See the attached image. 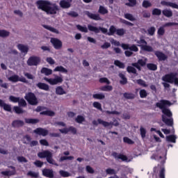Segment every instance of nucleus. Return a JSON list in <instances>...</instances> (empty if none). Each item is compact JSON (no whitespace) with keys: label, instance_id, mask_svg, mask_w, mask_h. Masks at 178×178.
<instances>
[{"label":"nucleus","instance_id":"obj_40","mask_svg":"<svg viewBox=\"0 0 178 178\" xmlns=\"http://www.w3.org/2000/svg\"><path fill=\"white\" fill-rule=\"evenodd\" d=\"M76 29L79 31H81V33H88V29H87V26H83L80 24L76 25Z\"/></svg>","mask_w":178,"mask_h":178},{"label":"nucleus","instance_id":"obj_39","mask_svg":"<svg viewBox=\"0 0 178 178\" xmlns=\"http://www.w3.org/2000/svg\"><path fill=\"white\" fill-rule=\"evenodd\" d=\"M13 110L15 113H17V115L24 113V110H23L20 106H15L13 107Z\"/></svg>","mask_w":178,"mask_h":178},{"label":"nucleus","instance_id":"obj_6","mask_svg":"<svg viewBox=\"0 0 178 178\" xmlns=\"http://www.w3.org/2000/svg\"><path fill=\"white\" fill-rule=\"evenodd\" d=\"M26 63L28 66H38L41 63V58L37 56H32L28 59Z\"/></svg>","mask_w":178,"mask_h":178},{"label":"nucleus","instance_id":"obj_61","mask_svg":"<svg viewBox=\"0 0 178 178\" xmlns=\"http://www.w3.org/2000/svg\"><path fill=\"white\" fill-rule=\"evenodd\" d=\"M117 29L115 26H111L109 29V32L108 33V35H113L116 33Z\"/></svg>","mask_w":178,"mask_h":178},{"label":"nucleus","instance_id":"obj_28","mask_svg":"<svg viewBox=\"0 0 178 178\" xmlns=\"http://www.w3.org/2000/svg\"><path fill=\"white\" fill-rule=\"evenodd\" d=\"M17 48L23 54H27V52H29V47L27 46H24V44H19L17 45Z\"/></svg>","mask_w":178,"mask_h":178},{"label":"nucleus","instance_id":"obj_59","mask_svg":"<svg viewBox=\"0 0 178 178\" xmlns=\"http://www.w3.org/2000/svg\"><path fill=\"white\" fill-rule=\"evenodd\" d=\"M140 136L142 138H145V136L147 134V130H145V128L140 127Z\"/></svg>","mask_w":178,"mask_h":178},{"label":"nucleus","instance_id":"obj_20","mask_svg":"<svg viewBox=\"0 0 178 178\" xmlns=\"http://www.w3.org/2000/svg\"><path fill=\"white\" fill-rule=\"evenodd\" d=\"M0 106L1 108H3L4 111H6V112H12V106L5 103V102H3V100L1 99H0Z\"/></svg>","mask_w":178,"mask_h":178},{"label":"nucleus","instance_id":"obj_47","mask_svg":"<svg viewBox=\"0 0 178 178\" xmlns=\"http://www.w3.org/2000/svg\"><path fill=\"white\" fill-rule=\"evenodd\" d=\"M75 122L76 123L81 124L83 122H86V118L83 115H77L76 118L75 119Z\"/></svg>","mask_w":178,"mask_h":178},{"label":"nucleus","instance_id":"obj_2","mask_svg":"<svg viewBox=\"0 0 178 178\" xmlns=\"http://www.w3.org/2000/svg\"><path fill=\"white\" fill-rule=\"evenodd\" d=\"M162 122L165 123L166 126L169 127H173V113L170 111V109L164 108L163 110V115H161Z\"/></svg>","mask_w":178,"mask_h":178},{"label":"nucleus","instance_id":"obj_17","mask_svg":"<svg viewBox=\"0 0 178 178\" xmlns=\"http://www.w3.org/2000/svg\"><path fill=\"white\" fill-rule=\"evenodd\" d=\"M33 131L35 133V134H38V136H42L43 137L48 136V130L44 128H37Z\"/></svg>","mask_w":178,"mask_h":178},{"label":"nucleus","instance_id":"obj_62","mask_svg":"<svg viewBox=\"0 0 178 178\" xmlns=\"http://www.w3.org/2000/svg\"><path fill=\"white\" fill-rule=\"evenodd\" d=\"M18 104L19 106H27V102H26V100L22 98L19 99Z\"/></svg>","mask_w":178,"mask_h":178},{"label":"nucleus","instance_id":"obj_7","mask_svg":"<svg viewBox=\"0 0 178 178\" xmlns=\"http://www.w3.org/2000/svg\"><path fill=\"white\" fill-rule=\"evenodd\" d=\"M44 80L47 81V83L51 84V86H56V84H59V83H62L63 81V79L59 76H56L54 79L44 77Z\"/></svg>","mask_w":178,"mask_h":178},{"label":"nucleus","instance_id":"obj_31","mask_svg":"<svg viewBox=\"0 0 178 178\" xmlns=\"http://www.w3.org/2000/svg\"><path fill=\"white\" fill-rule=\"evenodd\" d=\"M163 16L165 17H172L173 16V12L171 10L165 9L162 10Z\"/></svg>","mask_w":178,"mask_h":178},{"label":"nucleus","instance_id":"obj_35","mask_svg":"<svg viewBox=\"0 0 178 178\" xmlns=\"http://www.w3.org/2000/svg\"><path fill=\"white\" fill-rule=\"evenodd\" d=\"M10 34V32L6 30H0V37H1V38H6V37H9Z\"/></svg>","mask_w":178,"mask_h":178},{"label":"nucleus","instance_id":"obj_36","mask_svg":"<svg viewBox=\"0 0 178 178\" xmlns=\"http://www.w3.org/2000/svg\"><path fill=\"white\" fill-rule=\"evenodd\" d=\"M127 71L128 73H132L133 74H136V76L138 74L137 73V70L134 67V66H128L127 67Z\"/></svg>","mask_w":178,"mask_h":178},{"label":"nucleus","instance_id":"obj_53","mask_svg":"<svg viewBox=\"0 0 178 178\" xmlns=\"http://www.w3.org/2000/svg\"><path fill=\"white\" fill-rule=\"evenodd\" d=\"M59 173L60 176H62V177H70V176H72V175L69 173V172L65 170H60Z\"/></svg>","mask_w":178,"mask_h":178},{"label":"nucleus","instance_id":"obj_23","mask_svg":"<svg viewBox=\"0 0 178 178\" xmlns=\"http://www.w3.org/2000/svg\"><path fill=\"white\" fill-rule=\"evenodd\" d=\"M24 126V122L20 120H15L12 122L13 127H23Z\"/></svg>","mask_w":178,"mask_h":178},{"label":"nucleus","instance_id":"obj_27","mask_svg":"<svg viewBox=\"0 0 178 178\" xmlns=\"http://www.w3.org/2000/svg\"><path fill=\"white\" fill-rule=\"evenodd\" d=\"M11 169H14L13 171H2L1 175L3 176H15L16 175V170H15V167L11 166Z\"/></svg>","mask_w":178,"mask_h":178},{"label":"nucleus","instance_id":"obj_49","mask_svg":"<svg viewBox=\"0 0 178 178\" xmlns=\"http://www.w3.org/2000/svg\"><path fill=\"white\" fill-rule=\"evenodd\" d=\"M92 105L94 108H96V109H98V111L102 112V105L101 104V103L98 102H93Z\"/></svg>","mask_w":178,"mask_h":178},{"label":"nucleus","instance_id":"obj_30","mask_svg":"<svg viewBox=\"0 0 178 178\" xmlns=\"http://www.w3.org/2000/svg\"><path fill=\"white\" fill-rule=\"evenodd\" d=\"M44 29H46V30H49V31H51V33H55V34H59V31L51 26L49 25H43Z\"/></svg>","mask_w":178,"mask_h":178},{"label":"nucleus","instance_id":"obj_54","mask_svg":"<svg viewBox=\"0 0 178 178\" xmlns=\"http://www.w3.org/2000/svg\"><path fill=\"white\" fill-rule=\"evenodd\" d=\"M129 3H127V6L133 8L137 5V0H128Z\"/></svg>","mask_w":178,"mask_h":178},{"label":"nucleus","instance_id":"obj_11","mask_svg":"<svg viewBox=\"0 0 178 178\" xmlns=\"http://www.w3.org/2000/svg\"><path fill=\"white\" fill-rule=\"evenodd\" d=\"M97 122L99 124H102L104 127H110V129H112L113 126H119V122L113 123V122H108L106 121H104L102 119L99 118L97 119Z\"/></svg>","mask_w":178,"mask_h":178},{"label":"nucleus","instance_id":"obj_64","mask_svg":"<svg viewBox=\"0 0 178 178\" xmlns=\"http://www.w3.org/2000/svg\"><path fill=\"white\" fill-rule=\"evenodd\" d=\"M106 175H116V171L115 170V169L107 168L106 170Z\"/></svg>","mask_w":178,"mask_h":178},{"label":"nucleus","instance_id":"obj_57","mask_svg":"<svg viewBox=\"0 0 178 178\" xmlns=\"http://www.w3.org/2000/svg\"><path fill=\"white\" fill-rule=\"evenodd\" d=\"M27 175L31 176V177L38 178V176H40V174L38 172L29 171L28 172Z\"/></svg>","mask_w":178,"mask_h":178},{"label":"nucleus","instance_id":"obj_4","mask_svg":"<svg viewBox=\"0 0 178 178\" xmlns=\"http://www.w3.org/2000/svg\"><path fill=\"white\" fill-rule=\"evenodd\" d=\"M136 44H138V47H140L141 49L145 52H154V48L147 45L148 42H147L145 39L143 38H140L139 40H137Z\"/></svg>","mask_w":178,"mask_h":178},{"label":"nucleus","instance_id":"obj_14","mask_svg":"<svg viewBox=\"0 0 178 178\" xmlns=\"http://www.w3.org/2000/svg\"><path fill=\"white\" fill-rule=\"evenodd\" d=\"M9 81L13 83H17V81H21V83H27V79L24 77H19V75H13L8 78Z\"/></svg>","mask_w":178,"mask_h":178},{"label":"nucleus","instance_id":"obj_50","mask_svg":"<svg viewBox=\"0 0 178 178\" xmlns=\"http://www.w3.org/2000/svg\"><path fill=\"white\" fill-rule=\"evenodd\" d=\"M147 69H149V70H153V71H155L158 69V66H156V65L154 63H148L147 65Z\"/></svg>","mask_w":178,"mask_h":178},{"label":"nucleus","instance_id":"obj_26","mask_svg":"<svg viewBox=\"0 0 178 178\" xmlns=\"http://www.w3.org/2000/svg\"><path fill=\"white\" fill-rule=\"evenodd\" d=\"M42 74H45V76H51L52 74V70L47 67H42L40 70Z\"/></svg>","mask_w":178,"mask_h":178},{"label":"nucleus","instance_id":"obj_32","mask_svg":"<svg viewBox=\"0 0 178 178\" xmlns=\"http://www.w3.org/2000/svg\"><path fill=\"white\" fill-rule=\"evenodd\" d=\"M50 154H51V152H49V151L40 152L38 154V156L39 158H46L47 159V156H49Z\"/></svg>","mask_w":178,"mask_h":178},{"label":"nucleus","instance_id":"obj_15","mask_svg":"<svg viewBox=\"0 0 178 178\" xmlns=\"http://www.w3.org/2000/svg\"><path fill=\"white\" fill-rule=\"evenodd\" d=\"M42 176H44V177H47V178L54 177V170L49 169V168H44L42 170Z\"/></svg>","mask_w":178,"mask_h":178},{"label":"nucleus","instance_id":"obj_38","mask_svg":"<svg viewBox=\"0 0 178 178\" xmlns=\"http://www.w3.org/2000/svg\"><path fill=\"white\" fill-rule=\"evenodd\" d=\"M92 98H94V99H105V95L102 93L94 94L92 95Z\"/></svg>","mask_w":178,"mask_h":178},{"label":"nucleus","instance_id":"obj_41","mask_svg":"<svg viewBox=\"0 0 178 178\" xmlns=\"http://www.w3.org/2000/svg\"><path fill=\"white\" fill-rule=\"evenodd\" d=\"M114 65L118 67H119L120 69H124L125 67L124 63L120 62V60H115L114 61Z\"/></svg>","mask_w":178,"mask_h":178},{"label":"nucleus","instance_id":"obj_58","mask_svg":"<svg viewBox=\"0 0 178 178\" xmlns=\"http://www.w3.org/2000/svg\"><path fill=\"white\" fill-rule=\"evenodd\" d=\"M136 83L139 85L141 86L142 87H148V85L145 83V81L143 79H138L136 81Z\"/></svg>","mask_w":178,"mask_h":178},{"label":"nucleus","instance_id":"obj_52","mask_svg":"<svg viewBox=\"0 0 178 178\" xmlns=\"http://www.w3.org/2000/svg\"><path fill=\"white\" fill-rule=\"evenodd\" d=\"M98 12L100 15H106V13H108V10L105 8V7L100 6Z\"/></svg>","mask_w":178,"mask_h":178},{"label":"nucleus","instance_id":"obj_12","mask_svg":"<svg viewBox=\"0 0 178 178\" xmlns=\"http://www.w3.org/2000/svg\"><path fill=\"white\" fill-rule=\"evenodd\" d=\"M147 65V60L139 59L137 63H134L131 64V66L138 69L139 72H141V67H144Z\"/></svg>","mask_w":178,"mask_h":178},{"label":"nucleus","instance_id":"obj_19","mask_svg":"<svg viewBox=\"0 0 178 178\" xmlns=\"http://www.w3.org/2000/svg\"><path fill=\"white\" fill-rule=\"evenodd\" d=\"M112 156H113V158H115V159H122V161H127V156L124 154H118L116 152H114L112 153Z\"/></svg>","mask_w":178,"mask_h":178},{"label":"nucleus","instance_id":"obj_48","mask_svg":"<svg viewBox=\"0 0 178 178\" xmlns=\"http://www.w3.org/2000/svg\"><path fill=\"white\" fill-rule=\"evenodd\" d=\"M155 31H156V29L155 26H151L147 29V33L149 35H154Z\"/></svg>","mask_w":178,"mask_h":178},{"label":"nucleus","instance_id":"obj_13","mask_svg":"<svg viewBox=\"0 0 178 178\" xmlns=\"http://www.w3.org/2000/svg\"><path fill=\"white\" fill-rule=\"evenodd\" d=\"M50 42L55 49H60V48H62L63 44L60 40L56 38H51Z\"/></svg>","mask_w":178,"mask_h":178},{"label":"nucleus","instance_id":"obj_55","mask_svg":"<svg viewBox=\"0 0 178 178\" xmlns=\"http://www.w3.org/2000/svg\"><path fill=\"white\" fill-rule=\"evenodd\" d=\"M123 141L124 143H125L126 144H129V145H133V144H134V141H133L129 137H124Z\"/></svg>","mask_w":178,"mask_h":178},{"label":"nucleus","instance_id":"obj_5","mask_svg":"<svg viewBox=\"0 0 178 178\" xmlns=\"http://www.w3.org/2000/svg\"><path fill=\"white\" fill-rule=\"evenodd\" d=\"M24 99L26 101H27L29 105H38V99L37 98V96H35V94H34L33 92H29L28 93H26Z\"/></svg>","mask_w":178,"mask_h":178},{"label":"nucleus","instance_id":"obj_37","mask_svg":"<svg viewBox=\"0 0 178 178\" xmlns=\"http://www.w3.org/2000/svg\"><path fill=\"white\" fill-rule=\"evenodd\" d=\"M54 72H61V73H67V70L63 66H57L56 69L54 70Z\"/></svg>","mask_w":178,"mask_h":178},{"label":"nucleus","instance_id":"obj_44","mask_svg":"<svg viewBox=\"0 0 178 178\" xmlns=\"http://www.w3.org/2000/svg\"><path fill=\"white\" fill-rule=\"evenodd\" d=\"M113 90V87L112 86L106 85L100 87V90L101 91H112Z\"/></svg>","mask_w":178,"mask_h":178},{"label":"nucleus","instance_id":"obj_16","mask_svg":"<svg viewBox=\"0 0 178 178\" xmlns=\"http://www.w3.org/2000/svg\"><path fill=\"white\" fill-rule=\"evenodd\" d=\"M153 52H154V55L156 56L158 60H160L161 62H162L163 60H166V59H168V56H166V54H165L163 52L161 51L154 50Z\"/></svg>","mask_w":178,"mask_h":178},{"label":"nucleus","instance_id":"obj_33","mask_svg":"<svg viewBox=\"0 0 178 178\" xmlns=\"http://www.w3.org/2000/svg\"><path fill=\"white\" fill-rule=\"evenodd\" d=\"M56 94L57 95H63V94H66V91L63 90V88H62V86H58L56 88Z\"/></svg>","mask_w":178,"mask_h":178},{"label":"nucleus","instance_id":"obj_42","mask_svg":"<svg viewBox=\"0 0 178 178\" xmlns=\"http://www.w3.org/2000/svg\"><path fill=\"white\" fill-rule=\"evenodd\" d=\"M46 159L48 163H50L51 165H58V164L55 163L54 159H52V153H50V155H49V156H47Z\"/></svg>","mask_w":178,"mask_h":178},{"label":"nucleus","instance_id":"obj_9","mask_svg":"<svg viewBox=\"0 0 178 178\" xmlns=\"http://www.w3.org/2000/svg\"><path fill=\"white\" fill-rule=\"evenodd\" d=\"M175 76H177V73L171 72L163 76L162 80L163 81H165V83L173 84V79H175Z\"/></svg>","mask_w":178,"mask_h":178},{"label":"nucleus","instance_id":"obj_21","mask_svg":"<svg viewBox=\"0 0 178 178\" xmlns=\"http://www.w3.org/2000/svg\"><path fill=\"white\" fill-rule=\"evenodd\" d=\"M161 5L163 6H170L171 8H173L174 9H178V5L176 3H172L166 1H161Z\"/></svg>","mask_w":178,"mask_h":178},{"label":"nucleus","instance_id":"obj_43","mask_svg":"<svg viewBox=\"0 0 178 178\" xmlns=\"http://www.w3.org/2000/svg\"><path fill=\"white\" fill-rule=\"evenodd\" d=\"M123 95L126 99H134V98H136V95L133 93L124 92Z\"/></svg>","mask_w":178,"mask_h":178},{"label":"nucleus","instance_id":"obj_63","mask_svg":"<svg viewBox=\"0 0 178 178\" xmlns=\"http://www.w3.org/2000/svg\"><path fill=\"white\" fill-rule=\"evenodd\" d=\"M20 99V97H16L15 96H10L9 97V99L11 102H14L15 104L19 102V99Z\"/></svg>","mask_w":178,"mask_h":178},{"label":"nucleus","instance_id":"obj_25","mask_svg":"<svg viewBox=\"0 0 178 178\" xmlns=\"http://www.w3.org/2000/svg\"><path fill=\"white\" fill-rule=\"evenodd\" d=\"M60 8H63V9H69V8L71 6V4L66 0H61L60 1Z\"/></svg>","mask_w":178,"mask_h":178},{"label":"nucleus","instance_id":"obj_3","mask_svg":"<svg viewBox=\"0 0 178 178\" xmlns=\"http://www.w3.org/2000/svg\"><path fill=\"white\" fill-rule=\"evenodd\" d=\"M166 161L162 160L161 164H158L157 166L153 168V172L156 175L159 173V178H165L166 170L165 169V163Z\"/></svg>","mask_w":178,"mask_h":178},{"label":"nucleus","instance_id":"obj_10","mask_svg":"<svg viewBox=\"0 0 178 178\" xmlns=\"http://www.w3.org/2000/svg\"><path fill=\"white\" fill-rule=\"evenodd\" d=\"M166 105L170 106V105H172V104L168 100L165 99H161L160 102H157L156 104V106L161 109V112H163V109H169L165 107Z\"/></svg>","mask_w":178,"mask_h":178},{"label":"nucleus","instance_id":"obj_34","mask_svg":"<svg viewBox=\"0 0 178 178\" xmlns=\"http://www.w3.org/2000/svg\"><path fill=\"white\" fill-rule=\"evenodd\" d=\"M40 115H44L45 116H55V112L51 111V110H48V111H42L40 113Z\"/></svg>","mask_w":178,"mask_h":178},{"label":"nucleus","instance_id":"obj_18","mask_svg":"<svg viewBox=\"0 0 178 178\" xmlns=\"http://www.w3.org/2000/svg\"><path fill=\"white\" fill-rule=\"evenodd\" d=\"M85 15H86L88 17H89L90 19H92V20H96V21L101 20V17L99 16V14H93L90 11H86L85 13Z\"/></svg>","mask_w":178,"mask_h":178},{"label":"nucleus","instance_id":"obj_8","mask_svg":"<svg viewBox=\"0 0 178 178\" xmlns=\"http://www.w3.org/2000/svg\"><path fill=\"white\" fill-rule=\"evenodd\" d=\"M88 29L89 30V31H93V33H95V34H98V33H99V31H102V33H103V34H106V33H108V29H106V28H104V27H97V26H94L91 24L88 25Z\"/></svg>","mask_w":178,"mask_h":178},{"label":"nucleus","instance_id":"obj_24","mask_svg":"<svg viewBox=\"0 0 178 178\" xmlns=\"http://www.w3.org/2000/svg\"><path fill=\"white\" fill-rule=\"evenodd\" d=\"M25 123L28 124H37V123H40V120L37 118H25Z\"/></svg>","mask_w":178,"mask_h":178},{"label":"nucleus","instance_id":"obj_46","mask_svg":"<svg viewBox=\"0 0 178 178\" xmlns=\"http://www.w3.org/2000/svg\"><path fill=\"white\" fill-rule=\"evenodd\" d=\"M124 17L125 19H127V20H130V22L136 21V18L134 17V16H133V15H131L130 13L124 14Z\"/></svg>","mask_w":178,"mask_h":178},{"label":"nucleus","instance_id":"obj_56","mask_svg":"<svg viewBox=\"0 0 178 178\" xmlns=\"http://www.w3.org/2000/svg\"><path fill=\"white\" fill-rule=\"evenodd\" d=\"M167 141H169L170 143H176V136L175 135H170L166 137Z\"/></svg>","mask_w":178,"mask_h":178},{"label":"nucleus","instance_id":"obj_22","mask_svg":"<svg viewBox=\"0 0 178 178\" xmlns=\"http://www.w3.org/2000/svg\"><path fill=\"white\" fill-rule=\"evenodd\" d=\"M37 88L44 91H49V86L47 83L39 82L36 84Z\"/></svg>","mask_w":178,"mask_h":178},{"label":"nucleus","instance_id":"obj_1","mask_svg":"<svg viewBox=\"0 0 178 178\" xmlns=\"http://www.w3.org/2000/svg\"><path fill=\"white\" fill-rule=\"evenodd\" d=\"M38 9L45 12L47 15H56L59 10V7L56 4L51 6V1L48 0H38L36 1Z\"/></svg>","mask_w":178,"mask_h":178},{"label":"nucleus","instance_id":"obj_51","mask_svg":"<svg viewBox=\"0 0 178 178\" xmlns=\"http://www.w3.org/2000/svg\"><path fill=\"white\" fill-rule=\"evenodd\" d=\"M153 16H161L162 15V10L159 8H154L152 10Z\"/></svg>","mask_w":178,"mask_h":178},{"label":"nucleus","instance_id":"obj_29","mask_svg":"<svg viewBox=\"0 0 178 178\" xmlns=\"http://www.w3.org/2000/svg\"><path fill=\"white\" fill-rule=\"evenodd\" d=\"M118 76L121 79V81H120V84L122 86L127 84V78H126V76L124 74L120 73Z\"/></svg>","mask_w":178,"mask_h":178},{"label":"nucleus","instance_id":"obj_45","mask_svg":"<svg viewBox=\"0 0 178 178\" xmlns=\"http://www.w3.org/2000/svg\"><path fill=\"white\" fill-rule=\"evenodd\" d=\"M142 6L143 8L147 9V8H151V6H152V3H151L148 0H144L143 1Z\"/></svg>","mask_w":178,"mask_h":178},{"label":"nucleus","instance_id":"obj_60","mask_svg":"<svg viewBox=\"0 0 178 178\" xmlns=\"http://www.w3.org/2000/svg\"><path fill=\"white\" fill-rule=\"evenodd\" d=\"M158 35L162 36L165 35V28L164 26H161L157 31Z\"/></svg>","mask_w":178,"mask_h":178}]
</instances>
